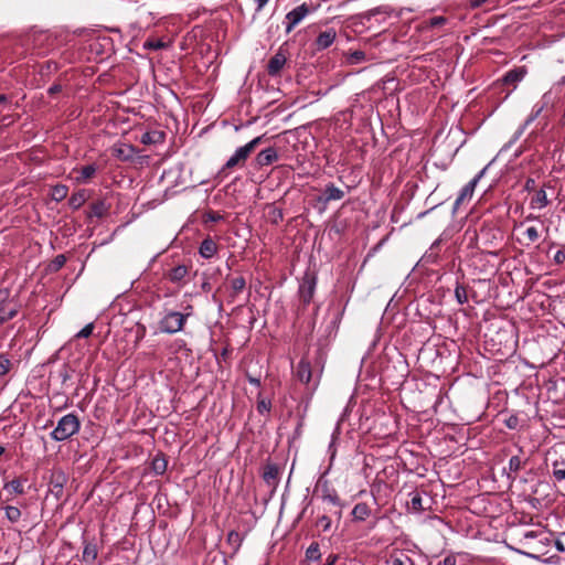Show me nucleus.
Masks as SVG:
<instances>
[{
	"label": "nucleus",
	"mask_w": 565,
	"mask_h": 565,
	"mask_svg": "<svg viewBox=\"0 0 565 565\" xmlns=\"http://www.w3.org/2000/svg\"><path fill=\"white\" fill-rule=\"evenodd\" d=\"M81 427L79 419L74 414L64 415L58 422L54 430L51 433L52 439L63 441L78 433Z\"/></svg>",
	"instance_id": "nucleus-1"
},
{
	"label": "nucleus",
	"mask_w": 565,
	"mask_h": 565,
	"mask_svg": "<svg viewBox=\"0 0 565 565\" xmlns=\"http://www.w3.org/2000/svg\"><path fill=\"white\" fill-rule=\"evenodd\" d=\"M262 141L263 136H258L247 142L245 146L236 149L234 154L224 164L223 170H232L235 167H244L250 153L262 143Z\"/></svg>",
	"instance_id": "nucleus-2"
},
{
	"label": "nucleus",
	"mask_w": 565,
	"mask_h": 565,
	"mask_svg": "<svg viewBox=\"0 0 565 565\" xmlns=\"http://www.w3.org/2000/svg\"><path fill=\"white\" fill-rule=\"evenodd\" d=\"M185 320V315L178 311H171L161 320L160 330L166 333L179 332L183 329Z\"/></svg>",
	"instance_id": "nucleus-3"
},
{
	"label": "nucleus",
	"mask_w": 565,
	"mask_h": 565,
	"mask_svg": "<svg viewBox=\"0 0 565 565\" xmlns=\"http://www.w3.org/2000/svg\"><path fill=\"white\" fill-rule=\"evenodd\" d=\"M18 313V307L10 300V294L6 289L0 290V324L14 318Z\"/></svg>",
	"instance_id": "nucleus-4"
},
{
	"label": "nucleus",
	"mask_w": 565,
	"mask_h": 565,
	"mask_svg": "<svg viewBox=\"0 0 565 565\" xmlns=\"http://www.w3.org/2000/svg\"><path fill=\"white\" fill-rule=\"evenodd\" d=\"M316 284V277L312 274L306 273L299 286V298L305 306H308L312 300Z\"/></svg>",
	"instance_id": "nucleus-5"
},
{
	"label": "nucleus",
	"mask_w": 565,
	"mask_h": 565,
	"mask_svg": "<svg viewBox=\"0 0 565 565\" xmlns=\"http://www.w3.org/2000/svg\"><path fill=\"white\" fill-rule=\"evenodd\" d=\"M310 11L311 9L306 3H302L288 12L286 15V32L290 33L294 28L299 24L308 13H310Z\"/></svg>",
	"instance_id": "nucleus-6"
},
{
	"label": "nucleus",
	"mask_w": 565,
	"mask_h": 565,
	"mask_svg": "<svg viewBox=\"0 0 565 565\" xmlns=\"http://www.w3.org/2000/svg\"><path fill=\"white\" fill-rule=\"evenodd\" d=\"M278 158L279 157H278V152H277L276 148L268 147L257 153V156L255 157V160H254V167L256 169H260L263 167L270 166L274 162H276L278 160Z\"/></svg>",
	"instance_id": "nucleus-7"
},
{
	"label": "nucleus",
	"mask_w": 565,
	"mask_h": 565,
	"mask_svg": "<svg viewBox=\"0 0 565 565\" xmlns=\"http://www.w3.org/2000/svg\"><path fill=\"white\" fill-rule=\"evenodd\" d=\"M287 63V56L281 49L273 55L267 64V73L270 76H278Z\"/></svg>",
	"instance_id": "nucleus-8"
},
{
	"label": "nucleus",
	"mask_w": 565,
	"mask_h": 565,
	"mask_svg": "<svg viewBox=\"0 0 565 565\" xmlns=\"http://www.w3.org/2000/svg\"><path fill=\"white\" fill-rule=\"evenodd\" d=\"M486 171V168L481 170L468 184H466L462 190L460 191V194L458 195L455 205L454 211L456 212L460 204L466 200L470 199L473 194L475 188L479 180L482 178L483 173Z\"/></svg>",
	"instance_id": "nucleus-9"
},
{
	"label": "nucleus",
	"mask_w": 565,
	"mask_h": 565,
	"mask_svg": "<svg viewBox=\"0 0 565 565\" xmlns=\"http://www.w3.org/2000/svg\"><path fill=\"white\" fill-rule=\"evenodd\" d=\"M322 500L323 502L328 503V505H330V508L327 509V511L330 514L337 516L338 519H341L343 504L337 491L332 492L331 494L322 495Z\"/></svg>",
	"instance_id": "nucleus-10"
},
{
	"label": "nucleus",
	"mask_w": 565,
	"mask_h": 565,
	"mask_svg": "<svg viewBox=\"0 0 565 565\" xmlns=\"http://www.w3.org/2000/svg\"><path fill=\"white\" fill-rule=\"evenodd\" d=\"M526 68L524 66L516 67L509 71L502 78L503 85L511 86L514 89L519 82H521L526 75Z\"/></svg>",
	"instance_id": "nucleus-11"
},
{
	"label": "nucleus",
	"mask_w": 565,
	"mask_h": 565,
	"mask_svg": "<svg viewBox=\"0 0 565 565\" xmlns=\"http://www.w3.org/2000/svg\"><path fill=\"white\" fill-rule=\"evenodd\" d=\"M280 469L276 463H266L263 470L264 481L273 488H276L279 482Z\"/></svg>",
	"instance_id": "nucleus-12"
},
{
	"label": "nucleus",
	"mask_w": 565,
	"mask_h": 565,
	"mask_svg": "<svg viewBox=\"0 0 565 565\" xmlns=\"http://www.w3.org/2000/svg\"><path fill=\"white\" fill-rule=\"evenodd\" d=\"M344 191L337 188L333 183L326 185L322 195L319 198L320 202L329 203L330 201H337L344 198Z\"/></svg>",
	"instance_id": "nucleus-13"
},
{
	"label": "nucleus",
	"mask_w": 565,
	"mask_h": 565,
	"mask_svg": "<svg viewBox=\"0 0 565 565\" xmlns=\"http://www.w3.org/2000/svg\"><path fill=\"white\" fill-rule=\"evenodd\" d=\"M337 32L334 29H329L321 32L316 39L315 45L318 51L328 49L335 40Z\"/></svg>",
	"instance_id": "nucleus-14"
},
{
	"label": "nucleus",
	"mask_w": 565,
	"mask_h": 565,
	"mask_svg": "<svg viewBox=\"0 0 565 565\" xmlns=\"http://www.w3.org/2000/svg\"><path fill=\"white\" fill-rule=\"evenodd\" d=\"M230 294L228 298L231 302L235 301V298L245 289L246 280L243 276H236L228 279Z\"/></svg>",
	"instance_id": "nucleus-15"
},
{
	"label": "nucleus",
	"mask_w": 565,
	"mask_h": 565,
	"mask_svg": "<svg viewBox=\"0 0 565 565\" xmlns=\"http://www.w3.org/2000/svg\"><path fill=\"white\" fill-rule=\"evenodd\" d=\"M296 375L301 383L309 384L312 379V370L310 363L305 359L300 360L297 365Z\"/></svg>",
	"instance_id": "nucleus-16"
},
{
	"label": "nucleus",
	"mask_w": 565,
	"mask_h": 565,
	"mask_svg": "<svg viewBox=\"0 0 565 565\" xmlns=\"http://www.w3.org/2000/svg\"><path fill=\"white\" fill-rule=\"evenodd\" d=\"M113 153L116 158L120 159L121 161H130L132 160L136 150L132 146L120 145L114 147Z\"/></svg>",
	"instance_id": "nucleus-17"
},
{
	"label": "nucleus",
	"mask_w": 565,
	"mask_h": 565,
	"mask_svg": "<svg viewBox=\"0 0 565 565\" xmlns=\"http://www.w3.org/2000/svg\"><path fill=\"white\" fill-rule=\"evenodd\" d=\"M386 563L387 565H414L413 559L403 551L391 554Z\"/></svg>",
	"instance_id": "nucleus-18"
},
{
	"label": "nucleus",
	"mask_w": 565,
	"mask_h": 565,
	"mask_svg": "<svg viewBox=\"0 0 565 565\" xmlns=\"http://www.w3.org/2000/svg\"><path fill=\"white\" fill-rule=\"evenodd\" d=\"M217 250L216 243L211 238H205L200 246V255L204 258H211L215 255Z\"/></svg>",
	"instance_id": "nucleus-19"
},
{
	"label": "nucleus",
	"mask_w": 565,
	"mask_h": 565,
	"mask_svg": "<svg viewBox=\"0 0 565 565\" xmlns=\"http://www.w3.org/2000/svg\"><path fill=\"white\" fill-rule=\"evenodd\" d=\"M550 203L545 190L541 189L532 196L530 205L532 209H543Z\"/></svg>",
	"instance_id": "nucleus-20"
},
{
	"label": "nucleus",
	"mask_w": 565,
	"mask_h": 565,
	"mask_svg": "<svg viewBox=\"0 0 565 565\" xmlns=\"http://www.w3.org/2000/svg\"><path fill=\"white\" fill-rule=\"evenodd\" d=\"M371 514V508L366 503H358L352 510V515L355 521H364Z\"/></svg>",
	"instance_id": "nucleus-21"
},
{
	"label": "nucleus",
	"mask_w": 565,
	"mask_h": 565,
	"mask_svg": "<svg viewBox=\"0 0 565 565\" xmlns=\"http://www.w3.org/2000/svg\"><path fill=\"white\" fill-rule=\"evenodd\" d=\"M189 270H188V267L184 266V265H179V266H175L173 267L169 274H168V278L172 281V282H180L186 275H188Z\"/></svg>",
	"instance_id": "nucleus-22"
},
{
	"label": "nucleus",
	"mask_w": 565,
	"mask_h": 565,
	"mask_svg": "<svg viewBox=\"0 0 565 565\" xmlns=\"http://www.w3.org/2000/svg\"><path fill=\"white\" fill-rule=\"evenodd\" d=\"M553 477L557 481L565 480V458L556 459L552 462Z\"/></svg>",
	"instance_id": "nucleus-23"
},
{
	"label": "nucleus",
	"mask_w": 565,
	"mask_h": 565,
	"mask_svg": "<svg viewBox=\"0 0 565 565\" xmlns=\"http://www.w3.org/2000/svg\"><path fill=\"white\" fill-rule=\"evenodd\" d=\"M164 139V134L162 131H148L142 135L141 142L143 145H151L162 142Z\"/></svg>",
	"instance_id": "nucleus-24"
},
{
	"label": "nucleus",
	"mask_w": 565,
	"mask_h": 565,
	"mask_svg": "<svg viewBox=\"0 0 565 565\" xmlns=\"http://www.w3.org/2000/svg\"><path fill=\"white\" fill-rule=\"evenodd\" d=\"M168 462L162 455H157L151 462V469L156 475H163L167 470Z\"/></svg>",
	"instance_id": "nucleus-25"
},
{
	"label": "nucleus",
	"mask_w": 565,
	"mask_h": 565,
	"mask_svg": "<svg viewBox=\"0 0 565 565\" xmlns=\"http://www.w3.org/2000/svg\"><path fill=\"white\" fill-rule=\"evenodd\" d=\"M97 171V167L95 164H87L79 169V175L77 177V181L86 182L92 179Z\"/></svg>",
	"instance_id": "nucleus-26"
},
{
	"label": "nucleus",
	"mask_w": 565,
	"mask_h": 565,
	"mask_svg": "<svg viewBox=\"0 0 565 565\" xmlns=\"http://www.w3.org/2000/svg\"><path fill=\"white\" fill-rule=\"evenodd\" d=\"M68 193V188L64 184H56L51 190V199L61 202L63 201Z\"/></svg>",
	"instance_id": "nucleus-27"
},
{
	"label": "nucleus",
	"mask_w": 565,
	"mask_h": 565,
	"mask_svg": "<svg viewBox=\"0 0 565 565\" xmlns=\"http://www.w3.org/2000/svg\"><path fill=\"white\" fill-rule=\"evenodd\" d=\"M98 548L96 544L87 543L84 546L83 559L85 562H94L97 558Z\"/></svg>",
	"instance_id": "nucleus-28"
},
{
	"label": "nucleus",
	"mask_w": 565,
	"mask_h": 565,
	"mask_svg": "<svg viewBox=\"0 0 565 565\" xmlns=\"http://www.w3.org/2000/svg\"><path fill=\"white\" fill-rule=\"evenodd\" d=\"M108 211V206L102 200H98L90 204V215L96 217H103Z\"/></svg>",
	"instance_id": "nucleus-29"
},
{
	"label": "nucleus",
	"mask_w": 565,
	"mask_h": 565,
	"mask_svg": "<svg viewBox=\"0 0 565 565\" xmlns=\"http://www.w3.org/2000/svg\"><path fill=\"white\" fill-rule=\"evenodd\" d=\"M86 201L85 191H78L68 200V204L73 210H78Z\"/></svg>",
	"instance_id": "nucleus-30"
},
{
	"label": "nucleus",
	"mask_w": 565,
	"mask_h": 565,
	"mask_svg": "<svg viewBox=\"0 0 565 565\" xmlns=\"http://www.w3.org/2000/svg\"><path fill=\"white\" fill-rule=\"evenodd\" d=\"M271 409V402L269 399H265L262 397V394H258L257 401V411L259 414H268Z\"/></svg>",
	"instance_id": "nucleus-31"
},
{
	"label": "nucleus",
	"mask_w": 565,
	"mask_h": 565,
	"mask_svg": "<svg viewBox=\"0 0 565 565\" xmlns=\"http://www.w3.org/2000/svg\"><path fill=\"white\" fill-rule=\"evenodd\" d=\"M6 516L12 523L18 522L21 518V511L17 507L8 505L6 507Z\"/></svg>",
	"instance_id": "nucleus-32"
},
{
	"label": "nucleus",
	"mask_w": 565,
	"mask_h": 565,
	"mask_svg": "<svg viewBox=\"0 0 565 565\" xmlns=\"http://www.w3.org/2000/svg\"><path fill=\"white\" fill-rule=\"evenodd\" d=\"M320 556H321V554H320V550H319V544L318 543L310 544V546L306 551V557L309 561H317L320 558Z\"/></svg>",
	"instance_id": "nucleus-33"
},
{
	"label": "nucleus",
	"mask_w": 565,
	"mask_h": 565,
	"mask_svg": "<svg viewBox=\"0 0 565 565\" xmlns=\"http://www.w3.org/2000/svg\"><path fill=\"white\" fill-rule=\"evenodd\" d=\"M4 489H11L15 494L24 493L23 484L20 479H13L4 484Z\"/></svg>",
	"instance_id": "nucleus-34"
},
{
	"label": "nucleus",
	"mask_w": 565,
	"mask_h": 565,
	"mask_svg": "<svg viewBox=\"0 0 565 565\" xmlns=\"http://www.w3.org/2000/svg\"><path fill=\"white\" fill-rule=\"evenodd\" d=\"M524 465V461L519 456H513L509 461V471L516 473Z\"/></svg>",
	"instance_id": "nucleus-35"
},
{
	"label": "nucleus",
	"mask_w": 565,
	"mask_h": 565,
	"mask_svg": "<svg viewBox=\"0 0 565 565\" xmlns=\"http://www.w3.org/2000/svg\"><path fill=\"white\" fill-rule=\"evenodd\" d=\"M455 297L460 305L466 303L468 301L466 288L461 285H458L455 289Z\"/></svg>",
	"instance_id": "nucleus-36"
},
{
	"label": "nucleus",
	"mask_w": 565,
	"mask_h": 565,
	"mask_svg": "<svg viewBox=\"0 0 565 565\" xmlns=\"http://www.w3.org/2000/svg\"><path fill=\"white\" fill-rule=\"evenodd\" d=\"M331 523V518L328 514H323L317 520V526H319L323 532L330 531Z\"/></svg>",
	"instance_id": "nucleus-37"
},
{
	"label": "nucleus",
	"mask_w": 565,
	"mask_h": 565,
	"mask_svg": "<svg viewBox=\"0 0 565 565\" xmlns=\"http://www.w3.org/2000/svg\"><path fill=\"white\" fill-rule=\"evenodd\" d=\"M411 507L416 512H420V511L425 510V508L423 507V499H422V495L419 493H415L412 497V499H411Z\"/></svg>",
	"instance_id": "nucleus-38"
},
{
	"label": "nucleus",
	"mask_w": 565,
	"mask_h": 565,
	"mask_svg": "<svg viewBox=\"0 0 565 565\" xmlns=\"http://www.w3.org/2000/svg\"><path fill=\"white\" fill-rule=\"evenodd\" d=\"M10 369L11 361L4 354H0V376L8 374Z\"/></svg>",
	"instance_id": "nucleus-39"
},
{
	"label": "nucleus",
	"mask_w": 565,
	"mask_h": 565,
	"mask_svg": "<svg viewBox=\"0 0 565 565\" xmlns=\"http://www.w3.org/2000/svg\"><path fill=\"white\" fill-rule=\"evenodd\" d=\"M227 542L235 546V548L239 547L241 546V543H242V537L239 535L238 532L236 531H231L228 534H227Z\"/></svg>",
	"instance_id": "nucleus-40"
},
{
	"label": "nucleus",
	"mask_w": 565,
	"mask_h": 565,
	"mask_svg": "<svg viewBox=\"0 0 565 565\" xmlns=\"http://www.w3.org/2000/svg\"><path fill=\"white\" fill-rule=\"evenodd\" d=\"M525 236L531 243H534L540 238L539 231L534 226H531L525 231Z\"/></svg>",
	"instance_id": "nucleus-41"
},
{
	"label": "nucleus",
	"mask_w": 565,
	"mask_h": 565,
	"mask_svg": "<svg viewBox=\"0 0 565 565\" xmlns=\"http://www.w3.org/2000/svg\"><path fill=\"white\" fill-rule=\"evenodd\" d=\"M94 330V323L86 324L77 334L76 338H88Z\"/></svg>",
	"instance_id": "nucleus-42"
},
{
	"label": "nucleus",
	"mask_w": 565,
	"mask_h": 565,
	"mask_svg": "<svg viewBox=\"0 0 565 565\" xmlns=\"http://www.w3.org/2000/svg\"><path fill=\"white\" fill-rule=\"evenodd\" d=\"M66 262V257L64 255H57L54 260L52 262V267L54 270L61 269Z\"/></svg>",
	"instance_id": "nucleus-43"
},
{
	"label": "nucleus",
	"mask_w": 565,
	"mask_h": 565,
	"mask_svg": "<svg viewBox=\"0 0 565 565\" xmlns=\"http://www.w3.org/2000/svg\"><path fill=\"white\" fill-rule=\"evenodd\" d=\"M537 532L535 531H527L523 534V537L520 540V542L523 544V545H526V541L527 540H533V539H536L537 537Z\"/></svg>",
	"instance_id": "nucleus-44"
},
{
	"label": "nucleus",
	"mask_w": 565,
	"mask_h": 565,
	"mask_svg": "<svg viewBox=\"0 0 565 565\" xmlns=\"http://www.w3.org/2000/svg\"><path fill=\"white\" fill-rule=\"evenodd\" d=\"M505 424L510 429H515L519 425V418L512 415L505 420Z\"/></svg>",
	"instance_id": "nucleus-45"
},
{
	"label": "nucleus",
	"mask_w": 565,
	"mask_h": 565,
	"mask_svg": "<svg viewBox=\"0 0 565 565\" xmlns=\"http://www.w3.org/2000/svg\"><path fill=\"white\" fill-rule=\"evenodd\" d=\"M554 262L556 264H563L565 262V252L564 250H557L554 255Z\"/></svg>",
	"instance_id": "nucleus-46"
},
{
	"label": "nucleus",
	"mask_w": 565,
	"mask_h": 565,
	"mask_svg": "<svg viewBox=\"0 0 565 565\" xmlns=\"http://www.w3.org/2000/svg\"><path fill=\"white\" fill-rule=\"evenodd\" d=\"M457 559L455 555H448L444 558V561L439 565H456Z\"/></svg>",
	"instance_id": "nucleus-47"
},
{
	"label": "nucleus",
	"mask_w": 565,
	"mask_h": 565,
	"mask_svg": "<svg viewBox=\"0 0 565 565\" xmlns=\"http://www.w3.org/2000/svg\"><path fill=\"white\" fill-rule=\"evenodd\" d=\"M334 491H335V489L329 487V484L327 482L321 486V497L324 494H331Z\"/></svg>",
	"instance_id": "nucleus-48"
},
{
	"label": "nucleus",
	"mask_w": 565,
	"mask_h": 565,
	"mask_svg": "<svg viewBox=\"0 0 565 565\" xmlns=\"http://www.w3.org/2000/svg\"><path fill=\"white\" fill-rule=\"evenodd\" d=\"M446 22V19L443 17H435L431 19L430 24L433 26L441 25Z\"/></svg>",
	"instance_id": "nucleus-49"
},
{
	"label": "nucleus",
	"mask_w": 565,
	"mask_h": 565,
	"mask_svg": "<svg viewBox=\"0 0 565 565\" xmlns=\"http://www.w3.org/2000/svg\"><path fill=\"white\" fill-rule=\"evenodd\" d=\"M61 90H62V86H61L60 84H54V85H52V86L49 88L47 93H49L50 95H55V94L60 93Z\"/></svg>",
	"instance_id": "nucleus-50"
},
{
	"label": "nucleus",
	"mask_w": 565,
	"mask_h": 565,
	"mask_svg": "<svg viewBox=\"0 0 565 565\" xmlns=\"http://www.w3.org/2000/svg\"><path fill=\"white\" fill-rule=\"evenodd\" d=\"M524 188H525V190H526V191H532V190H534V189H535V181H534V179L529 178V179L526 180V182H525Z\"/></svg>",
	"instance_id": "nucleus-51"
},
{
	"label": "nucleus",
	"mask_w": 565,
	"mask_h": 565,
	"mask_svg": "<svg viewBox=\"0 0 565 565\" xmlns=\"http://www.w3.org/2000/svg\"><path fill=\"white\" fill-rule=\"evenodd\" d=\"M257 4L256 12H259L263 10V8L268 3L269 0H254Z\"/></svg>",
	"instance_id": "nucleus-52"
},
{
	"label": "nucleus",
	"mask_w": 565,
	"mask_h": 565,
	"mask_svg": "<svg viewBox=\"0 0 565 565\" xmlns=\"http://www.w3.org/2000/svg\"><path fill=\"white\" fill-rule=\"evenodd\" d=\"M247 380H248V382H249L250 384H253V385H255V386H257V387H259V386H260V380H259V379H257V377H253V376H250V375H247Z\"/></svg>",
	"instance_id": "nucleus-53"
},
{
	"label": "nucleus",
	"mask_w": 565,
	"mask_h": 565,
	"mask_svg": "<svg viewBox=\"0 0 565 565\" xmlns=\"http://www.w3.org/2000/svg\"><path fill=\"white\" fill-rule=\"evenodd\" d=\"M337 559H338V556L331 554V555L328 556L326 565H334Z\"/></svg>",
	"instance_id": "nucleus-54"
},
{
	"label": "nucleus",
	"mask_w": 565,
	"mask_h": 565,
	"mask_svg": "<svg viewBox=\"0 0 565 565\" xmlns=\"http://www.w3.org/2000/svg\"><path fill=\"white\" fill-rule=\"evenodd\" d=\"M353 57L358 61L360 60H363L364 58V53L362 51H356L353 53Z\"/></svg>",
	"instance_id": "nucleus-55"
},
{
	"label": "nucleus",
	"mask_w": 565,
	"mask_h": 565,
	"mask_svg": "<svg viewBox=\"0 0 565 565\" xmlns=\"http://www.w3.org/2000/svg\"><path fill=\"white\" fill-rule=\"evenodd\" d=\"M8 100H9V98L7 95H3V94L0 95V104H6V103H8Z\"/></svg>",
	"instance_id": "nucleus-56"
},
{
	"label": "nucleus",
	"mask_w": 565,
	"mask_h": 565,
	"mask_svg": "<svg viewBox=\"0 0 565 565\" xmlns=\"http://www.w3.org/2000/svg\"><path fill=\"white\" fill-rule=\"evenodd\" d=\"M537 217L533 214H530L526 216V221H532V220H536Z\"/></svg>",
	"instance_id": "nucleus-57"
},
{
	"label": "nucleus",
	"mask_w": 565,
	"mask_h": 565,
	"mask_svg": "<svg viewBox=\"0 0 565 565\" xmlns=\"http://www.w3.org/2000/svg\"><path fill=\"white\" fill-rule=\"evenodd\" d=\"M556 546H557V550L564 551V547H563V545L559 542H557Z\"/></svg>",
	"instance_id": "nucleus-58"
},
{
	"label": "nucleus",
	"mask_w": 565,
	"mask_h": 565,
	"mask_svg": "<svg viewBox=\"0 0 565 565\" xmlns=\"http://www.w3.org/2000/svg\"><path fill=\"white\" fill-rule=\"evenodd\" d=\"M220 218H221V216H220V215H217V216H212V217H211V220H213V221H217V220H220Z\"/></svg>",
	"instance_id": "nucleus-59"
},
{
	"label": "nucleus",
	"mask_w": 565,
	"mask_h": 565,
	"mask_svg": "<svg viewBox=\"0 0 565 565\" xmlns=\"http://www.w3.org/2000/svg\"><path fill=\"white\" fill-rule=\"evenodd\" d=\"M4 454V448L0 446V457Z\"/></svg>",
	"instance_id": "nucleus-60"
},
{
	"label": "nucleus",
	"mask_w": 565,
	"mask_h": 565,
	"mask_svg": "<svg viewBox=\"0 0 565 565\" xmlns=\"http://www.w3.org/2000/svg\"><path fill=\"white\" fill-rule=\"evenodd\" d=\"M427 213H428V211L423 212V213H420V214H419V216L422 217V216H424V215H425V214H427Z\"/></svg>",
	"instance_id": "nucleus-61"
}]
</instances>
